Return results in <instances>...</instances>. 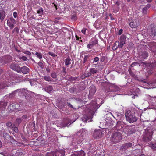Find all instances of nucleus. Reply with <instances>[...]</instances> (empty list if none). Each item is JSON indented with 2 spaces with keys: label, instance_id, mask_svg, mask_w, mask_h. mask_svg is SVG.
Wrapping results in <instances>:
<instances>
[{
  "label": "nucleus",
  "instance_id": "412c9836",
  "mask_svg": "<svg viewBox=\"0 0 156 156\" xmlns=\"http://www.w3.org/2000/svg\"><path fill=\"white\" fill-rule=\"evenodd\" d=\"M116 4L117 5V8L115 10L114 9H112V11L114 12H116L119 10V2H117L116 3Z\"/></svg>",
  "mask_w": 156,
  "mask_h": 156
},
{
  "label": "nucleus",
  "instance_id": "cd10ccee",
  "mask_svg": "<svg viewBox=\"0 0 156 156\" xmlns=\"http://www.w3.org/2000/svg\"><path fill=\"white\" fill-rule=\"evenodd\" d=\"M97 72V70L95 68H92L90 69V72L91 73L95 74Z\"/></svg>",
  "mask_w": 156,
  "mask_h": 156
},
{
  "label": "nucleus",
  "instance_id": "1a4fd4ad",
  "mask_svg": "<svg viewBox=\"0 0 156 156\" xmlns=\"http://www.w3.org/2000/svg\"><path fill=\"white\" fill-rule=\"evenodd\" d=\"M10 68L13 70H15L19 73L20 72V66L14 63L11 64L10 65Z\"/></svg>",
  "mask_w": 156,
  "mask_h": 156
},
{
  "label": "nucleus",
  "instance_id": "f257e3e1",
  "mask_svg": "<svg viewBox=\"0 0 156 156\" xmlns=\"http://www.w3.org/2000/svg\"><path fill=\"white\" fill-rule=\"evenodd\" d=\"M90 109L89 111V116L87 115H84L81 119L83 122L87 121L88 120L92 118L93 115L95 111L99 107L97 105V103L95 101H94L90 104Z\"/></svg>",
  "mask_w": 156,
  "mask_h": 156
},
{
  "label": "nucleus",
  "instance_id": "9b49d317",
  "mask_svg": "<svg viewBox=\"0 0 156 156\" xmlns=\"http://www.w3.org/2000/svg\"><path fill=\"white\" fill-rule=\"evenodd\" d=\"M7 83V84H4L2 83H0V89L4 88L6 87H11L13 85V83H14V82H12V83H10V82H9V81H6Z\"/></svg>",
  "mask_w": 156,
  "mask_h": 156
},
{
  "label": "nucleus",
  "instance_id": "79ce46f5",
  "mask_svg": "<svg viewBox=\"0 0 156 156\" xmlns=\"http://www.w3.org/2000/svg\"><path fill=\"white\" fill-rule=\"evenodd\" d=\"M99 58L98 57H96L94 58V62H97L99 61Z\"/></svg>",
  "mask_w": 156,
  "mask_h": 156
},
{
  "label": "nucleus",
  "instance_id": "c85d7f7f",
  "mask_svg": "<svg viewBox=\"0 0 156 156\" xmlns=\"http://www.w3.org/2000/svg\"><path fill=\"white\" fill-rule=\"evenodd\" d=\"M37 13L39 14V16H41L43 14V10L42 9H40L37 11Z\"/></svg>",
  "mask_w": 156,
  "mask_h": 156
},
{
  "label": "nucleus",
  "instance_id": "c03bdc74",
  "mask_svg": "<svg viewBox=\"0 0 156 156\" xmlns=\"http://www.w3.org/2000/svg\"><path fill=\"white\" fill-rule=\"evenodd\" d=\"M86 29L85 28H83L81 30L82 33L83 34H85Z\"/></svg>",
  "mask_w": 156,
  "mask_h": 156
},
{
  "label": "nucleus",
  "instance_id": "4be33fe9",
  "mask_svg": "<svg viewBox=\"0 0 156 156\" xmlns=\"http://www.w3.org/2000/svg\"><path fill=\"white\" fill-rule=\"evenodd\" d=\"M136 21L135 22H132L130 23L129 25L130 27H131L133 28H135L136 27Z\"/></svg>",
  "mask_w": 156,
  "mask_h": 156
},
{
  "label": "nucleus",
  "instance_id": "473e14b6",
  "mask_svg": "<svg viewBox=\"0 0 156 156\" xmlns=\"http://www.w3.org/2000/svg\"><path fill=\"white\" fill-rule=\"evenodd\" d=\"M38 65L40 66L41 68H43L44 66L43 64L41 62H38Z\"/></svg>",
  "mask_w": 156,
  "mask_h": 156
},
{
  "label": "nucleus",
  "instance_id": "a19ab883",
  "mask_svg": "<svg viewBox=\"0 0 156 156\" xmlns=\"http://www.w3.org/2000/svg\"><path fill=\"white\" fill-rule=\"evenodd\" d=\"M72 19L73 20H76L77 19V17L75 15H73L72 16Z\"/></svg>",
  "mask_w": 156,
  "mask_h": 156
},
{
  "label": "nucleus",
  "instance_id": "de8ad7c7",
  "mask_svg": "<svg viewBox=\"0 0 156 156\" xmlns=\"http://www.w3.org/2000/svg\"><path fill=\"white\" fill-rule=\"evenodd\" d=\"M13 16L15 18H16L17 17V13L16 12H14L13 13Z\"/></svg>",
  "mask_w": 156,
  "mask_h": 156
},
{
  "label": "nucleus",
  "instance_id": "052dcab7",
  "mask_svg": "<svg viewBox=\"0 0 156 156\" xmlns=\"http://www.w3.org/2000/svg\"><path fill=\"white\" fill-rule=\"evenodd\" d=\"M2 146V143L1 141H0V147Z\"/></svg>",
  "mask_w": 156,
  "mask_h": 156
},
{
  "label": "nucleus",
  "instance_id": "72a5a7b5",
  "mask_svg": "<svg viewBox=\"0 0 156 156\" xmlns=\"http://www.w3.org/2000/svg\"><path fill=\"white\" fill-rule=\"evenodd\" d=\"M119 48H122L123 46H124V44H125V42H119Z\"/></svg>",
  "mask_w": 156,
  "mask_h": 156
},
{
  "label": "nucleus",
  "instance_id": "bb28decb",
  "mask_svg": "<svg viewBox=\"0 0 156 156\" xmlns=\"http://www.w3.org/2000/svg\"><path fill=\"white\" fill-rule=\"evenodd\" d=\"M3 137L5 139L7 140L9 138V136L7 133H3Z\"/></svg>",
  "mask_w": 156,
  "mask_h": 156
},
{
  "label": "nucleus",
  "instance_id": "ea45409f",
  "mask_svg": "<svg viewBox=\"0 0 156 156\" xmlns=\"http://www.w3.org/2000/svg\"><path fill=\"white\" fill-rule=\"evenodd\" d=\"M89 57L88 55H85L84 56L83 63H85L86 61H87L88 58Z\"/></svg>",
  "mask_w": 156,
  "mask_h": 156
},
{
  "label": "nucleus",
  "instance_id": "6ab92c4d",
  "mask_svg": "<svg viewBox=\"0 0 156 156\" xmlns=\"http://www.w3.org/2000/svg\"><path fill=\"white\" fill-rule=\"evenodd\" d=\"M44 90L46 92H49L52 90L53 88L52 86H49L48 87L45 88Z\"/></svg>",
  "mask_w": 156,
  "mask_h": 156
},
{
  "label": "nucleus",
  "instance_id": "f3484780",
  "mask_svg": "<svg viewBox=\"0 0 156 156\" xmlns=\"http://www.w3.org/2000/svg\"><path fill=\"white\" fill-rule=\"evenodd\" d=\"M134 145L133 143L129 142L126 143L124 144V148L126 149L127 148L130 147Z\"/></svg>",
  "mask_w": 156,
  "mask_h": 156
},
{
  "label": "nucleus",
  "instance_id": "7c9ffc66",
  "mask_svg": "<svg viewBox=\"0 0 156 156\" xmlns=\"http://www.w3.org/2000/svg\"><path fill=\"white\" fill-rule=\"evenodd\" d=\"M51 76L53 78H56L57 77L56 73L55 72L52 73L51 74Z\"/></svg>",
  "mask_w": 156,
  "mask_h": 156
},
{
  "label": "nucleus",
  "instance_id": "603ef678",
  "mask_svg": "<svg viewBox=\"0 0 156 156\" xmlns=\"http://www.w3.org/2000/svg\"><path fill=\"white\" fill-rule=\"evenodd\" d=\"M68 105L70 106L72 108H73L72 105L70 103H68Z\"/></svg>",
  "mask_w": 156,
  "mask_h": 156
},
{
  "label": "nucleus",
  "instance_id": "b1692460",
  "mask_svg": "<svg viewBox=\"0 0 156 156\" xmlns=\"http://www.w3.org/2000/svg\"><path fill=\"white\" fill-rule=\"evenodd\" d=\"M149 145L152 149L156 150V143L153 144L151 143Z\"/></svg>",
  "mask_w": 156,
  "mask_h": 156
},
{
  "label": "nucleus",
  "instance_id": "0eeeda50",
  "mask_svg": "<svg viewBox=\"0 0 156 156\" xmlns=\"http://www.w3.org/2000/svg\"><path fill=\"white\" fill-rule=\"evenodd\" d=\"M64 153L62 154L59 151L48 153L45 156H63Z\"/></svg>",
  "mask_w": 156,
  "mask_h": 156
},
{
  "label": "nucleus",
  "instance_id": "f8f14e48",
  "mask_svg": "<svg viewBox=\"0 0 156 156\" xmlns=\"http://www.w3.org/2000/svg\"><path fill=\"white\" fill-rule=\"evenodd\" d=\"M96 91V89L94 86H92L91 87L89 90V94L88 95V97L90 98H91L92 97Z\"/></svg>",
  "mask_w": 156,
  "mask_h": 156
},
{
  "label": "nucleus",
  "instance_id": "423d86ee",
  "mask_svg": "<svg viewBox=\"0 0 156 156\" xmlns=\"http://www.w3.org/2000/svg\"><path fill=\"white\" fill-rule=\"evenodd\" d=\"M16 23V21L13 18H11L7 21V24L10 29H12L14 27V25Z\"/></svg>",
  "mask_w": 156,
  "mask_h": 156
},
{
  "label": "nucleus",
  "instance_id": "a18cd8bd",
  "mask_svg": "<svg viewBox=\"0 0 156 156\" xmlns=\"http://www.w3.org/2000/svg\"><path fill=\"white\" fill-rule=\"evenodd\" d=\"M6 125L8 127H10L12 126V123L11 122H8L6 123Z\"/></svg>",
  "mask_w": 156,
  "mask_h": 156
},
{
  "label": "nucleus",
  "instance_id": "13d9d810",
  "mask_svg": "<svg viewBox=\"0 0 156 156\" xmlns=\"http://www.w3.org/2000/svg\"><path fill=\"white\" fill-rule=\"evenodd\" d=\"M146 1L148 2H151L152 0H146Z\"/></svg>",
  "mask_w": 156,
  "mask_h": 156
},
{
  "label": "nucleus",
  "instance_id": "5701e85b",
  "mask_svg": "<svg viewBox=\"0 0 156 156\" xmlns=\"http://www.w3.org/2000/svg\"><path fill=\"white\" fill-rule=\"evenodd\" d=\"M90 43L92 44L94 46L97 43V41L95 39H92Z\"/></svg>",
  "mask_w": 156,
  "mask_h": 156
},
{
  "label": "nucleus",
  "instance_id": "4c0bfd02",
  "mask_svg": "<svg viewBox=\"0 0 156 156\" xmlns=\"http://www.w3.org/2000/svg\"><path fill=\"white\" fill-rule=\"evenodd\" d=\"M23 52L24 54H27L29 55H31V53L30 52L28 51H26Z\"/></svg>",
  "mask_w": 156,
  "mask_h": 156
},
{
  "label": "nucleus",
  "instance_id": "ddd939ff",
  "mask_svg": "<svg viewBox=\"0 0 156 156\" xmlns=\"http://www.w3.org/2000/svg\"><path fill=\"white\" fill-rule=\"evenodd\" d=\"M20 72H22L24 74H27L29 71V68L26 66H23L20 68Z\"/></svg>",
  "mask_w": 156,
  "mask_h": 156
},
{
  "label": "nucleus",
  "instance_id": "6e6552de",
  "mask_svg": "<svg viewBox=\"0 0 156 156\" xmlns=\"http://www.w3.org/2000/svg\"><path fill=\"white\" fill-rule=\"evenodd\" d=\"M102 135L101 131L100 130H94L93 136L95 139H99L101 137Z\"/></svg>",
  "mask_w": 156,
  "mask_h": 156
},
{
  "label": "nucleus",
  "instance_id": "338daca9",
  "mask_svg": "<svg viewBox=\"0 0 156 156\" xmlns=\"http://www.w3.org/2000/svg\"><path fill=\"white\" fill-rule=\"evenodd\" d=\"M81 41V42H82V40H81V41Z\"/></svg>",
  "mask_w": 156,
  "mask_h": 156
},
{
  "label": "nucleus",
  "instance_id": "680f3d73",
  "mask_svg": "<svg viewBox=\"0 0 156 156\" xmlns=\"http://www.w3.org/2000/svg\"><path fill=\"white\" fill-rule=\"evenodd\" d=\"M46 70L47 71H49V69H48V68H47L46 69Z\"/></svg>",
  "mask_w": 156,
  "mask_h": 156
},
{
  "label": "nucleus",
  "instance_id": "774afa93",
  "mask_svg": "<svg viewBox=\"0 0 156 156\" xmlns=\"http://www.w3.org/2000/svg\"><path fill=\"white\" fill-rule=\"evenodd\" d=\"M155 2L156 3V0H155Z\"/></svg>",
  "mask_w": 156,
  "mask_h": 156
},
{
  "label": "nucleus",
  "instance_id": "4468645a",
  "mask_svg": "<svg viewBox=\"0 0 156 156\" xmlns=\"http://www.w3.org/2000/svg\"><path fill=\"white\" fill-rule=\"evenodd\" d=\"M121 122L120 121L118 122L116 125L115 126V128L116 129L118 130H121L122 128V126L121 125Z\"/></svg>",
  "mask_w": 156,
  "mask_h": 156
},
{
  "label": "nucleus",
  "instance_id": "7ed1b4c3",
  "mask_svg": "<svg viewBox=\"0 0 156 156\" xmlns=\"http://www.w3.org/2000/svg\"><path fill=\"white\" fill-rule=\"evenodd\" d=\"M121 133L118 131L112 134L111 140L112 142L114 143H117L119 142L122 139Z\"/></svg>",
  "mask_w": 156,
  "mask_h": 156
},
{
  "label": "nucleus",
  "instance_id": "39448f33",
  "mask_svg": "<svg viewBox=\"0 0 156 156\" xmlns=\"http://www.w3.org/2000/svg\"><path fill=\"white\" fill-rule=\"evenodd\" d=\"M28 91L25 89H18L16 90L14 92H12V94H16L18 93V94L21 96L22 95L24 96H26L27 95V92Z\"/></svg>",
  "mask_w": 156,
  "mask_h": 156
},
{
  "label": "nucleus",
  "instance_id": "20e7f679",
  "mask_svg": "<svg viewBox=\"0 0 156 156\" xmlns=\"http://www.w3.org/2000/svg\"><path fill=\"white\" fill-rule=\"evenodd\" d=\"M125 116L126 120L130 123L136 121V119L135 117L130 113V111H128L126 112Z\"/></svg>",
  "mask_w": 156,
  "mask_h": 156
},
{
  "label": "nucleus",
  "instance_id": "864d4df0",
  "mask_svg": "<svg viewBox=\"0 0 156 156\" xmlns=\"http://www.w3.org/2000/svg\"><path fill=\"white\" fill-rule=\"evenodd\" d=\"M154 31L155 32V33H153V30L152 31L153 34L154 35V36H156V30H154Z\"/></svg>",
  "mask_w": 156,
  "mask_h": 156
},
{
  "label": "nucleus",
  "instance_id": "5fc2aeb1",
  "mask_svg": "<svg viewBox=\"0 0 156 156\" xmlns=\"http://www.w3.org/2000/svg\"><path fill=\"white\" fill-rule=\"evenodd\" d=\"M136 95H134V96H132V98L133 99H135V97H136Z\"/></svg>",
  "mask_w": 156,
  "mask_h": 156
},
{
  "label": "nucleus",
  "instance_id": "bf43d9fd",
  "mask_svg": "<svg viewBox=\"0 0 156 156\" xmlns=\"http://www.w3.org/2000/svg\"><path fill=\"white\" fill-rule=\"evenodd\" d=\"M63 69H64V70H63V72H64L65 73H66V72H65V68H63Z\"/></svg>",
  "mask_w": 156,
  "mask_h": 156
},
{
  "label": "nucleus",
  "instance_id": "a878e982",
  "mask_svg": "<svg viewBox=\"0 0 156 156\" xmlns=\"http://www.w3.org/2000/svg\"><path fill=\"white\" fill-rule=\"evenodd\" d=\"M35 55L37 56V57L40 59H41L42 58V55L41 53L37 52L35 53Z\"/></svg>",
  "mask_w": 156,
  "mask_h": 156
},
{
  "label": "nucleus",
  "instance_id": "09e8293b",
  "mask_svg": "<svg viewBox=\"0 0 156 156\" xmlns=\"http://www.w3.org/2000/svg\"><path fill=\"white\" fill-rule=\"evenodd\" d=\"M123 30L122 29H121L119 31V32L118 33V35H120L122 34V33L123 32Z\"/></svg>",
  "mask_w": 156,
  "mask_h": 156
},
{
  "label": "nucleus",
  "instance_id": "dca6fc26",
  "mask_svg": "<svg viewBox=\"0 0 156 156\" xmlns=\"http://www.w3.org/2000/svg\"><path fill=\"white\" fill-rule=\"evenodd\" d=\"M5 11H2L0 13V19L1 21L3 20L5 16Z\"/></svg>",
  "mask_w": 156,
  "mask_h": 156
},
{
  "label": "nucleus",
  "instance_id": "58836bf2",
  "mask_svg": "<svg viewBox=\"0 0 156 156\" xmlns=\"http://www.w3.org/2000/svg\"><path fill=\"white\" fill-rule=\"evenodd\" d=\"M91 75L90 73H86L84 74V76L85 77H88L90 76Z\"/></svg>",
  "mask_w": 156,
  "mask_h": 156
},
{
  "label": "nucleus",
  "instance_id": "a211bd4d",
  "mask_svg": "<svg viewBox=\"0 0 156 156\" xmlns=\"http://www.w3.org/2000/svg\"><path fill=\"white\" fill-rule=\"evenodd\" d=\"M71 59L69 57L66 58L65 60V65L68 66L71 64Z\"/></svg>",
  "mask_w": 156,
  "mask_h": 156
},
{
  "label": "nucleus",
  "instance_id": "37998d69",
  "mask_svg": "<svg viewBox=\"0 0 156 156\" xmlns=\"http://www.w3.org/2000/svg\"><path fill=\"white\" fill-rule=\"evenodd\" d=\"M21 119L20 118L17 119L16 120V122L18 124L20 123L21 122Z\"/></svg>",
  "mask_w": 156,
  "mask_h": 156
},
{
  "label": "nucleus",
  "instance_id": "69168bd1",
  "mask_svg": "<svg viewBox=\"0 0 156 156\" xmlns=\"http://www.w3.org/2000/svg\"><path fill=\"white\" fill-rule=\"evenodd\" d=\"M128 2H129L130 1V0H127Z\"/></svg>",
  "mask_w": 156,
  "mask_h": 156
},
{
  "label": "nucleus",
  "instance_id": "6e6d98bb",
  "mask_svg": "<svg viewBox=\"0 0 156 156\" xmlns=\"http://www.w3.org/2000/svg\"><path fill=\"white\" fill-rule=\"evenodd\" d=\"M53 4L54 5V6L56 8V9H57V8L56 5L54 3H53Z\"/></svg>",
  "mask_w": 156,
  "mask_h": 156
},
{
  "label": "nucleus",
  "instance_id": "c756f323",
  "mask_svg": "<svg viewBox=\"0 0 156 156\" xmlns=\"http://www.w3.org/2000/svg\"><path fill=\"white\" fill-rule=\"evenodd\" d=\"M147 9L146 8H145L144 7L142 10V12L144 14H146L147 13Z\"/></svg>",
  "mask_w": 156,
  "mask_h": 156
},
{
  "label": "nucleus",
  "instance_id": "49530a36",
  "mask_svg": "<svg viewBox=\"0 0 156 156\" xmlns=\"http://www.w3.org/2000/svg\"><path fill=\"white\" fill-rule=\"evenodd\" d=\"M20 59L23 61H26L27 59V58L25 56H22L20 58Z\"/></svg>",
  "mask_w": 156,
  "mask_h": 156
},
{
  "label": "nucleus",
  "instance_id": "e433bc0d",
  "mask_svg": "<svg viewBox=\"0 0 156 156\" xmlns=\"http://www.w3.org/2000/svg\"><path fill=\"white\" fill-rule=\"evenodd\" d=\"M48 54L49 55L53 57H55L57 56L56 55H55L52 52H48Z\"/></svg>",
  "mask_w": 156,
  "mask_h": 156
},
{
  "label": "nucleus",
  "instance_id": "9d476101",
  "mask_svg": "<svg viewBox=\"0 0 156 156\" xmlns=\"http://www.w3.org/2000/svg\"><path fill=\"white\" fill-rule=\"evenodd\" d=\"M125 130V133L128 136L135 133L136 131L135 128H127Z\"/></svg>",
  "mask_w": 156,
  "mask_h": 156
},
{
  "label": "nucleus",
  "instance_id": "aec40b11",
  "mask_svg": "<svg viewBox=\"0 0 156 156\" xmlns=\"http://www.w3.org/2000/svg\"><path fill=\"white\" fill-rule=\"evenodd\" d=\"M126 35H122L121 36L120 38V42H125L126 41Z\"/></svg>",
  "mask_w": 156,
  "mask_h": 156
},
{
  "label": "nucleus",
  "instance_id": "4d7b16f0",
  "mask_svg": "<svg viewBox=\"0 0 156 156\" xmlns=\"http://www.w3.org/2000/svg\"><path fill=\"white\" fill-rule=\"evenodd\" d=\"M76 38L77 40H79V39H81V37L79 38L77 36H76Z\"/></svg>",
  "mask_w": 156,
  "mask_h": 156
},
{
  "label": "nucleus",
  "instance_id": "2eb2a0df",
  "mask_svg": "<svg viewBox=\"0 0 156 156\" xmlns=\"http://www.w3.org/2000/svg\"><path fill=\"white\" fill-rule=\"evenodd\" d=\"M119 42L118 41H116L114 44V45L112 47V49L113 50H116L119 47Z\"/></svg>",
  "mask_w": 156,
  "mask_h": 156
},
{
  "label": "nucleus",
  "instance_id": "8fccbe9b",
  "mask_svg": "<svg viewBox=\"0 0 156 156\" xmlns=\"http://www.w3.org/2000/svg\"><path fill=\"white\" fill-rule=\"evenodd\" d=\"M151 5H150V4H147L145 7H144L145 8H146L147 9H148V8H149L150 7H151Z\"/></svg>",
  "mask_w": 156,
  "mask_h": 156
},
{
  "label": "nucleus",
  "instance_id": "f704fd0d",
  "mask_svg": "<svg viewBox=\"0 0 156 156\" xmlns=\"http://www.w3.org/2000/svg\"><path fill=\"white\" fill-rule=\"evenodd\" d=\"M94 46L92 44H91L90 43H89L87 44V48L89 49H91Z\"/></svg>",
  "mask_w": 156,
  "mask_h": 156
},
{
  "label": "nucleus",
  "instance_id": "2f4dec72",
  "mask_svg": "<svg viewBox=\"0 0 156 156\" xmlns=\"http://www.w3.org/2000/svg\"><path fill=\"white\" fill-rule=\"evenodd\" d=\"M143 58H145L148 56V54L147 52H145L141 56Z\"/></svg>",
  "mask_w": 156,
  "mask_h": 156
},
{
  "label": "nucleus",
  "instance_id": "f03ea898",
  "mask_svg": "<svg viewBox=\"0 0 156 156\" xmlns=\"http://www.w3.org/2000/svg\"><path fill=\"white\" fill-rule=\"evenodd\" d=\"M153 134L152 130L151 128H147L145 129L144 133L143 139L146 142L151 140Z\"/></svg>",
  "mask_w": 156,
  "mask_h": 156
},
{
  "label": "nucleus",
  "instance_id": "3c124183",
  "mask_svg": "<svg viewBox=\"0 0 156 156\" xmlns=\"http://www.w3.org/2000/svg\"><path fill=\"white\" fill-rule=\"evenodd\" d=\"M14 130L15 132H17L18 131V129L16 127H15L14 128Z\"/></svg>",
  "mask_w": 156,
  "mask_h": 156
},
{
  "label": "nucleus",
  "instance_id": "e2e57ef3",
  "mask_svg": "<svg viewBox=\"0 0 156 156\" xmlns=\"http://www.w3.org/2000/svg\"><path fill=\"white\" fill-rule=\"evenodd\" d=\"M83 130H84V129H82V130H81V131H83Z\"/></svg>",
  "mask_w": 156,
  "mask_h": 156
},
{
  "label": "nucleus",
  "instance_id": "393cba45",
  "mask_svg": "<svg viewBox=\"0 0 156 156\" xmlns=\"http://www.w3.org/2000/svg\"><path fill=\"white\" fill-rule=\"evenodd\" d=\"M44 79L45 80L47 81H52V79L49 76H45L44 77Z\"/></svg>",
  "mask_w": 156,
  "mask_h": 156
},
{
  "label": "nucleus",
  "instance_id": "0e129e2a",
  "mask_svg": "<svg viewBox=\"0 0 156 156\" xmlns=\"http://www.w3.org/2000/svg\"><path fill=\"white\" fill-rule=\"evenodd\" d=\"M67 126V125H66L65 126H64L65 127L66 126Z\"/></svg>",
  "mask_w": 156,
  "mask_h": 156
},
{
  "label": "nucleus",
  "instance_id": "c9c22d12",
  "mask_svg": "<svg viewBox=\"0 0 156 156\" xmlns=\"http://www.w3.org/2000/svg\"><path fill=\"white\" fill-rule=\"evenodd\" d=\"M19 31V29L17 27H16L13 30L12 32L14 33L15 32H16L17 33H18Z\"/></svg>",
  "mask_w": 156,
  "mask_h": 156
}]
</instances>
